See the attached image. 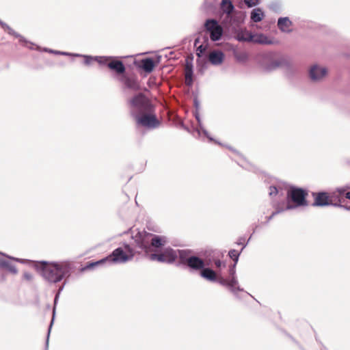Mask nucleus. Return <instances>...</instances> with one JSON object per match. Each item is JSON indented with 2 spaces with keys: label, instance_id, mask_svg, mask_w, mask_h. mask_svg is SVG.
Masks as SVG:
<instances>
[{
  "label": "nucleus",
  "instance_id": "nucleus-1",
  "mask_svg": "<svg viewBox=\"0 0 350 350\" xmlns=\"http://www.w3.org/2000/svg\"><path fill=\"white\" fill-rule=\"evenodd\" d=\"M34 267L46 281L52 284L68 279L75 269L74 263L69 260L37 261Z\"/></svg>",
  "mask_w": 350,
  "mask_h": 350
},
{
  "label": "nucleus",
  "instance_id": "nucleus-2",
  "mask_svg": "<svg viewBox=\"0 0 350 350\" xmlns=\"http://www.w3.org/2000/svg\"><path fill=\"white\" fill-rule=\"evenodd\" d=\"M208 265L202 258L192 254L188 256L185 251L180 253V261L176 263V267L189 268L190 272L199 271L200 276L208 282L218 283L216 272Z\"/></svg>",
  "mask_w": 350,
  "mask_h": 350
},
{
  "label": "nucleus",
  "instance_id": "nucleus-3",
  "mask_svg": "<svg viewBox=\"0 0 350 350\" xmlns=\"http://www.w3.org/2000/svg\"><path fill=\"white\" fill-rule=\"evenodd\" d=\"M136 246L146 254L150 252H158L167 243V239L165 236L154 234L146 230L138 231L132 236Z\"/></svg>",
  "mask_w": 350,
  "mask_h": 350
},
{
  "label": "nucleus",
  "instance_id": "nucleus-4",
  "mask_svg": "<svg viewBox=\"0 0 350 350\" xmlns=\"http://www.w3.org/2000/svg\"><path fill=\"white\" fill-rule=\"evenodd\" d=\"M108 68L114 72L113 77L122 83L123 89L132 91H139L141 90L140 83L136 75L129 76L126 73V67L122 61L117 59L116 57L113 61H110V63L108 64Z\"/></svg>",
  "mask_w": 350,
  "mask_h": 350
},
{
  "label": "nucleus",
  "instance_id": "nucleus-5",
  "mask_svg": "<svg viewBox=\"0 0 350 350\" xmlns=\"http://www.w3.org/2000/svg\"><path fill=\"white\" fill-rule=\"evenodd\" d=\"M236 266L237 264L235 263L231 265L228 269L229 278H224L221 277L218 283L226 287L236 299H243L247 296L253 297L252 295L240 286L236 275Z\"/></svg>",
  "mask_w": 350,
  "mask_h": 350
},
{
  "label": "nucleus",
  "instance_id": "nucleus-6",
  "mask_svg": "<svg viewBox=\"0 0 350 350\" xmlns=\"http://www.w3.org/2000/svg\"><path fill=\"white\" fill-rule=\"evenodd\" d=\"M308 190L296 186H291L286 191V204L282 207L285 211L308 206Z\"/></svg>",
  "mask_w": 350,
  "mask_h": 350
},
{
  "label": "nucleus",
  "instance_id": "nucleus-7",
  "mask_svg": "<svg viewBox=\"0 0 350 350\" xmlns=\"http://www.w3.org/2000/svg\"><path fill=\"white\" fill-rule=\"evenodd\" d=\"M135 254L134 249L126 243L118 247L108 255L109 265L124 264L133 260Z\"/></svg>",
  "mask_w": 350,
  "mask_h": 350
},
{
  "label": "nucleus",
  "instance_id": "nucleus-8",
  "mask_svg": "<svg viewBox=\"0 0 350 350\" xmlns=\"http://www.w3.org/2000/svg\"><path fill=\"white\" fill-rule=\"evenodd\" d=\"M187 252V256H191L192 250H174L170 247H165L163 250L158 252H154L150 254V259L151 260H157L160 262L167 264H172L175 262L176 260L178 258L180 261V253L181 252Z\"/></svg>",
  "mask_w": 350,
  "mask_h": 350
},
{
  "label": "nucleus",
  "instance_id": "nucleus-9",
  "mask_svg": "<svg viewBox=\"0 0 350 350\" xmlns=\"http://www.w3.org/2000/svg\"><path fill=\"white\" fill-rule=\"evenodd\" d=\"M133 118L136 123L148 129L158 128L161 122L154 113V107L140 113H133Z\"/></svg>",
  "mask_w": 350,
  "mask_h": 350
},
{
  "label": "nucleus",
  "instance_id": "nucleus-10",
  "mask_svg": "<svg viewBox=\"0 0 350 350\" xmlns=\"http://www.w3.org/2000/svg\"><path fill=\"white\" fill-rule=\"evenodd\" d=\"M131 108V115L133 117V113H140L152 109L154 105L148 97L142 92H139L128 100Z\"/></svg>",
  "mask_w": 350,
  "mask_h": 350
},
{
  "label": "nucleus",
  "instance_id": "nucleus-11",
  "mask_svg": "<svg viewBox=\"0 0 350 350\" xmlns=\"http://www.w3.org/2000/svg\"><path fill=\"white\" fill-rule=\"evenodd\" d=\"M276 53L268 52L263 55L262 68L266 72H271L281 67H289V62L284 57L276 58Z\"/></svg>",
  "mask_w": 350,
  "mask_h": 350
},
{
  "label": "nucleus",
  "instance_id": "nucleus-12",
  "mask_svg": "<svg viewBox=\"0 0 350 350\" xmlns=\"http://www.w3.org/2000/svg\"><path fill=\"white\" fill-rule=\"evenodd\" d=\"M204 29L209 33L212 42L219 41L224 35V28L215 18H208L204 24Z\"/></svg>",
  "mask_w": 350,
  "mask_h": 350
},
{
  "label": "nucleus",
  "instance_id": "nucleus-13",
  "mask_svg": "<svg viewBox=\"0 0 350 350\" xmlns=\"http://www.w3.org/2000/svg\"><path fill=\"white\" fill-rule=\"evenodd\" d=\"M3 29L8 32V34L14 36L16 38H18L19 43L24 47L28 48L30 50H40V46L36 45V44L27 40L25 37L15 31L12 28H11L7 23L4 25Z\"/></svg>",
  "mask_w": 350,
  "mask_h": 350
},
{
  "label": "nucleus",
  "instance_id": "nucleus-14",
  "mask_svg": "<svg viewBox=\"0 0 350 350\" xmlns=\"http://www.w3.org/2000/svg\"><path fill=\"white\" fill-rule=\"evenodd\" d=\"M75 57H81L84 58V64L87 66H90L93 61H95L98 63L100 66H106L108 68V64L110 63V61H113V59H116V57L113 56H92L88 55H81V54H75Z\"/></svg>",
  "mask_w": 350,
  "mask_h": 350
},
{
  "label": "nucleus",
  "instance_id": "nucleus-15",
  "mask_svg": "<svg viewBox=\"0 0 350 350\" xmlns=\"http://www.w3.org/2000/svg\"><path fill=\"white\" fill-rule=\"evenodd\" d=\"M312 195L314 198V202L312 204V206L325 207L329 206L331 198L327 191L312 192Z\"/></svg>",
  "mask_w": 350,
  "mask_h": 350
},
{
  "label": "nucleus",
  "instance_id": "nucleus-16",
  "mask_svg": "<svg viewBox=\"0 0 350 350\" xmlns=\"http://www.w3.org/2000/svg\"><path fill=\"white\" fill-rule=\"evenodd\" d=\"M327 70L325 67H321L317 64L312 66L309 70L310 79L313 82H317L321 80L326 76Z\"/></svg>",
  "mask_w": 350,
  "mask_h": 350
},
{
  "label": "nucleus",
  "instance_id": "nucleus-17",
  "mask_svg": "<svg viewBox=\"0 0 350 350\" xmlns=\"http://www.w3.org/2000/svg\"><path fill=\"white\" fill-rule=\"evenodd\" d=\"M134 64L137 68L142 69L147 73L152 72L156 66V63L152 57H145L139 64L135 61Z\"/></svg>",
  "mask_w": 350,
  "mask_h": 350
},
{
  "label": "nucleus",
  "instance_id": "nucleus-18",
  "mask_svg": "<svg viewBox=\"0 0 350 350\" xmlns=\"http://www.w3.org/2000/svg\"><path fill=\"white\" fill-rule=\"evenodd\" d=\"M224 59V53L220 50H213L208 55V61L213 66L221 65Z\"/></svg>",
  "mask_w": 350,
  "mask_h": 350
},
{
  "label": "nucleus",
  "instance_id": "nucleus-19",
  "mask_svg": "<svg viewBox=\"0 0 350 350\" xmlns=\"http://www.w3.org/2000/svg\"><path fill=\"white\" fill-rule=\"evenodd\" d=\"M193 116H194L196 121L198 122V124L199 126V129H196L198 135H200V132H202L204 135L208 139L209 142H214L215 144L222 146V144L220 143L219 142L215 140L213 137H212L209 135L207 130L204 127V126L202 123V120H201L199 111H193Z\"/></svg>",
  "mask_w": 350,
  "mask_h": 350
},
{
  "label": "nucleus",
  "instance_id": "nucleus-20",
  "mask_svg": "<svg viewBox=\"0 0 350 350\" xmlns=\"http://www.w3.org/2000/svg\"><path fill=\"white\" fill-rule=\"evenodd\" d=\"M284 211V209L282 207H280L279 205H278L275 207V210L272 212V213L269 216L265 217V221L259 223H255L252 225V234H254L261 226H267L269 223V221L278 214L281 213Z\"/></svg>",
  "mask_w": 350,
  "mask_h": 350
},
{
  "label": "nucleus",
  "instance_id": "nucleus-21",
  "mask_svg": "<svg viewBox=\"0 0 350 350\" xmlns=\"http://www.w3.org/2000/svg\"><path fill=\"white\" fill-rule=\"evenodd\" d=\"M234 38L239 42H248L252 40L253 33L248 31L246 29H235Z\"/></svg>",
  "mask_w": 350,
  "mask_h": 350
},
{
  "label": "nucleus",
  "instance_id": "nucleus-22",
  "mask_svg": "<svg viewBox=\"0 0 350 350\" xmlns=\"http://www.w3.org/2000/svg\"><path fill=\"white\" fill-rule=\"evenodd\" d=\"M293 25L292 21L287 16L280 17L278 19L277 26L278 29L284 33H290L292 29L290 27Z\"/></svg>",
  "mask_w": 350,
  "mask_h": 350
},
{
  "label": "nucleus",
  "instance_id": "nucleus-23",
  "mask_svg": "<svg viewBox=\"0 0 350 350\" xmlns=\"http://www.w3.org/2000/svg\"><path fill=\"white\" fill-rule=\"evenodd\" d=\"M220 9L226 16H230V14L235 12V7L231 0H221Z\"/></svg>",
  "mask_w": 350,
  "mask_h": 350
},
{
  "label": "nucleus",
  "instance_id": "nucleus-24",
  "mask_svg": "<svg viewBox=\"0 0 350 350\" xmlns=\"http://www.w3.org/2000/svg\"><path fill=\"white\" fill-rule=\"evenodd\" d=\"M59 297V295L56 294L55 296V298H54V306H53V317H52L51 321L48 327V332H47V335H46V342H45L44 350L49 349V336H50L51 330V328H52V326H53V324L54 322V319H55L56 305L57 304Z\"/></svg>",
  "mask_w": 350,
  "mask_h": 350
},
{
  "label": "nucleus",
  "instance_id": "nucleus-25",
  "mask_svg": "<svg viewBox=\"0 0 350 350\" xmlns=\"http://www.w3.org/2000/svg\"><path fill=\"white\" fill-rule=\"evenodd\" d=\"M250 42L257 43L260 44H272L273 41L269 39L264 33H253L252 40Z\"/></svg>",
  "mask_w": 350,
  "mask_h": 350
},
{
  "label": "nucleus",
  "instance_id": "nucleus-26",
  "mask_svg": "<svg viewBox=\"0 0 350 350\" xmlns=\"http://www.w3.org/2000/svg\"><path fill=\"white\" fill-rule=\"evenodd\" d=\"M0 269L5 270L11 273L16 274L18 270L15 265L12 264L9 260L0 258Z\"/></svg>",
  "mask_w": 350,
  "mask_h": 350
},
{
  "label": "nucleus",
  "instance_id": "nucleus-27",
  "mask_svg": "<svg viewBox=\"0 0 350 350\" xmlns=\"http://www.w3.org/2000/svg\"><path fill=\"white\" fill-rule=\"evenodd\" d=\"M252 237V234L250 235V237H249V239H247V242L245 243V245H243V246L242 247V248L241 249V251L240 252H238L237 250H230L229 252H228V256L229 257L232 259V260L234 261V263L235 264H237L238 261H239V256L241 254V253L242 252V251L243 250V249L247 246V245L248 244L250 240L251 239Z\"/></svg>",
  "mask_w": 350,
  "mask_h": 350
},
{
  "label": "nucleus",
  "instance_id": "nucleus-28",
  "mask_svg": "<svg viewBox=\"0 0 350 350\" xmlns=\"http://www.w3.org/2000/svg\"><path fill=\"white\" fill-rule=\"evenodd\" d=\"M264 16V12L260 8H258L251 12L250 19L254 23H259L263 19Z\"/></svg>",
  "mask_w": 350,
  "mask_h": 350
},
{
  "label": "nucleus",
  "instance_id": "nucleus-29",
  "mask_svg": "<svg viewBox=\"0 0 350 350\" xmlns=\"http://www.w3.org/2000/svg\"><path fill=\"white\" fill-rule=\"evenodd\" d=\"M224 23H228L229 25L239 26L241 23V18L233 14H230V16H226Z\"/></svg>",
  "mask_w": 350,
  "mask_h": 350
},
{
  "label": "nucleus",
  "instance_id": "nucleus-30",
  "mask_svg": "<svg viewBox=\"0 0 350 350\" xmlns=\"http://www.w3.org/2000/svg\"><path fill=\"white\" fill-rule=\"evenodd\" d=\"M269 195L271 197L273 196H276L278 194L280 196L284 195V190L280 187H278L275 185H271L269 187Z\"/></svg>",
  "mask_w": 350,
  "mask_h": 350
},
{
  "label": "nucleus",
  "instance_id": "nucleus-31",
  "mask_svg": "<svg viewBox=\"0 0 350 350\" xmlns=\"http://www.w3.org/2000/svg\"><path fill=\"white\" fill-rule=\"evenodd\" d=\"M208 59L206 57H201L197 59V65L199 67L198 71L202 74L204 72V70L206 68Z\"/></svg>",
  "mask_w": 350,
  "mask_h": 350
},
{
  "label": "nucleus",
  "instance_id": "nucleus-32",
  "mask_svg": "<svg viewBox=\"0 0 350 350\" xmlns=\"http://www.w3.org/2000/svg\"><path fill=\"white\" fill-rule=\"evenodd\" d=\"M233 55L235 59L239 62H245L248 58L247 54L245 52L239 53L237 51H234Z\"/></svg>",
  "mask_w": 350,
  "mask_h": 350
},
{
  "label": "nucleus",
  "instance_id": "nucleus-33",
  "mask_svg": "<svg viewBox=\"0 0 350 350\" xmlns=\"http://www.w3.org/2000/svg\"><path fill=\"white\" fill-rule=\"evenodd\" d=\"M193 83V72H185V84L191 87Z\"/></svg>",
  "mask_w": 350,
  "mask_h": 350
},
{
  "label": "nucleus",
  "instance_id": "nucleus-34",
  "mask_svg": "<svg viewBox=\"0 0 350 350\" xmlns=\"http://www.w3.org/2000/svg\"><path fill=\"white\" fill-rule=\"evenodd\" d=\"M96 267V263H95V261H89L88 262L85 266L82 267L81 269H80V271L81 272H83V271H85L87 270H90V269H95Z\"/></svg>",
  "mask_w": 350,
  "mask_h": 350
},
{
  "label": "nucleus",
  "instance_id": "nucleus-35",
  "mask_svg": "<svg viewBox=\"0 0 350 350\" xmlns=\"http://www.w3.org/2000/svg\"><path fill=\"white\" fill-rule=\"evenodd\" d=\"M192 59L193 58L189 59L188 57L186 59V64L185 68V72H193Z\"/></svg>",
  "mask_w": 350,
  "mask_h": 350
},
{
  "label": "nucleus",
  "instance_id": "nucleus-36",
  "mask_svg": "<svg viewBox=\"0 0 350 350\" xmlns=\"http://www.w3.org/2000/svg\"><path fill=\"white\" fill-rule=\"evenodd\" d=\"M206 50V46L203 44H200L196 49V55L198 58H201L203 57L204 53Z\"/></svg>",
  "mask_w": 350,
  "mask_h": 350
},
{
  "label": "nucleus",
  "instance_id": "nucleus-37",
  "mask_svg": "<svg viewBox=\"0 0 350 350\" xmlns=\"http://www.w3.org/2000/svg\"><path fill=\"white\" fill-rule=\"evenodd\" d=\"M193 106L195 107L194 111H199L200 109V103L198 99V94H196L195 92H193Z\"/></svg>",
  "mask_w": 350,
  "mask_h": 350
},
{
  "label": "nucleus",
  "instance_id": "nucleus-38",
  "mask_svg": "<svg viewBox=\"0 0 350 350\" xmlns=\"http://www.w3.org/2000/svg\"><path fill=\"white\" fill-rule=\"evenodd\" d=\"M270 9L275 12V13H280L282 10L281 4L277 1H275V3H272L270 5Z\"/></svg>",
  "mask_w": 350,
  "mask_h": 350
},
{
  "label": "nucleus",
  "instance_id": "nucleus-39",
  "mask_svg": "<svg viewBox=\"0 0 350 350\" xmlns=\"http://www.w3.org/2000/svg\"><path fill=\"white\" fill-rule=\"evenodd\" d=\"M95 263H96V267L103 266V265H109V260L108 258V256H107L105 258H103L100 260L95 261Z\"/></svg>",
  "mask_w": 350,
  "mask_h": 350
},
{
  "label": "nucleus",
  "instance_id": "nucleus-40",
  "mask_svg": "<svg viewBox=\"0 0 350 350\" xmlns=\"http://www.w3.org/2000/svg\"><path fill=\"white\" fill-rule=\"evenodd\" d=\"M285 334L287 337H288L293 343H295L297 347L299 349V350H306V349L294 338L293 337L291 334L285 332Z\"/></svg>",
  "mask_w": 350,
  "mask_h": 350
},
{
  "label": "nucleus",
  "instance_id": "nucleus-41",
  "mask_svg": "<svg viewBox=\"0 0 350 350\" xmlns=\"http://www.w3.org/2000/svg\"><path fill=\"white\" fill-rule=\"evenodd\" d=\"M247 8H252L259 4L260 0H244Z\"/></svg>",
  "mask_w": 350,
  "mask_h": 350
},
{
  "label": "nucleus",
  "instance_id": "nucleus-42",
  "mask_svg": "<svg viewBox=\"0 0 350 350\" xmlns=\"http://www.w3.org/2000/svg\"><path fill=\"white\" fill-rule=\"evenodd\" d=\"M217 0H204V6L206 9L212 8L216 3Z\"/></svg>",
  "mask_w": 350,
  "mask_h": 350
},
{
  "label": "nucleus",
  "instance_id": "nucleus-43",
  "mask_svg": "<svg viewBox=\"0 0 350 350\" xmlns=\"http://www.w3.org/2000/svg\"><path fill=\"white\" fill-rule=\"evenodd\" d=\"M336 198L338 199V202H333L332 200H331L329 202V206L341 208L343 205L341 204V199L339 197H336Z\"/></svg>",
  "mask_w": 350,
  "mask_h": 350
},
{
  "label": "nucleus",
  "instance_id": "nucleus-44",
  "mask_svg": "<svg viewBox=\"0 0 350 350\" xmlns=\"http://www.w3.org/2000/svg\"><path fill=\"white\" fill-rule=\"evenodd\" d=\"M0 254L3 256L4 257L8 258V259H11V260H13L14 261H16V262H23L24 260L23 259H21V258H15V257H12L10 256H8L3 252H0Z\"/></svg>",
  "mask_w": 350,
  "mask_h": 350
},
{
  "label": "nucleus",
  "instance_id": "nucleus-45",
  "mask_svg": "<svg viewBox=\"0 0 350 350\" xmlns=\"http://www.w3.org/2000/svg\"><path fill=\"white\" fill-rule=\"evenodd\" d=\"M23 279L27 281H31L33 279V275L30 272H25L23 273Z\"/></svg>",
  "mask_w": 350,
  "mask_h": 350
},
{
  "label": "nucleus",
  "instance_id": "nucleus-46",
  "mask_svg": "<svg viewBox=\"0 0 350 350\" xmlns=\"http://www.w3.org/2000/svg\"><path fill=\"white\" fill-rule=\"evenodd\" d=\"M39 51H42L55 54V55H57V53L59 52V51H56V50L51 49L49 48H43L42 49L40 48V49Z\"/></svg>",
  "mask_w": 350,
  "mask_h": 350
},
{
  "label": "nucleus",
  "instance_id": "nucleus-47",
  "mask_svg": "<svg viewBox=\"0 0 350 350\" xmlns=\"http://www.w3.org/2000/svg\"><path fill=\"white\" fill-rule=\"evenodd\" d=\"M245 241V237H240L238 239V240L237 241L236 244L238 245H242V247H243V245L245 244V243H244Z\"/></svg>",
  "mask_w": 350,
  "mask_h": 350
},
{
  "label": "nucleus",
  "instance_id": "nucleus-48",
  "mask_svg": "<svg viewBox=\"0 0 350 350\" xmlns=\"http://www.w3.org/2000/svg\"><path fill=\"white\" fill-rule=\"evenodd\" d=\"M57 55H64V56H75V53H71L68 52L60 51L57 53Z\"/></svg>",
  "mask_w": 350,
  "mask_h": 350
},
{
  "label": "nucleus",
  "instance_id": "nucleus-49",
  "mask_svg": "<svg viewBox=\"0 0 350 350\" xmlns=\"http://www.w3.org/2000/svg\"><path fill=\"white\" fill-rule=\"evenodd\" d=\"M215 265L217 268H220L222 265L225 266L224 262L219 259L215 260Z\"/></svg>",
  "mask_w": 350,
  "mask_h": 350
},
{
  "label": "nucleus",
  "instance_id": "nucleus-50",
  "mask_svg": "<svg viewBox=\"0 0 350 350\" xmlns=\"http://www.w3.org/2000/svg\"><path fill=\"white\" fill-rule=\"evenodd\" d=\"M67 280H68V279H65V280L64 282V284L61 286H59V288H58V291H57V292L56 293L57 295H60L61 292L63 291L65 285L67 283Z\"/></svg>",
  "mask_w": 350,
  "mask_h": 350
},
{
  "label": "nucleus",
  "instance_id": "nucleus-51",
  "mask_svg": "<svg viewBox=\"0 0 350 350\" xmlns=\"http://www.w3.org/2000/svg\"><path fill=\"white\" fill-rule=\"evenodd\" d=\"M337 191L340 193V194H343L346 190L345 188L344 187H339V188H337Z\"/></svg>",
  "mask_w": 350,
  "mask_h": 350
},
{
  "label": "nucleus",
  "instance_id": "nucleus-52",
  "mask_svg": "<svg viewBox=\"0 0 350 350\" xmlns=\"http://www.w3.org/2000/svg\"><path fill=\"white\" fill-rule=\"evenodd\" d=\"M226 147H227L229 150H230L231 151H232V152H235V153H237V154L239 153V152H238V151H237V150H236L235 149H234L232 147L229 146H226Z\"/></svg>",
  "mask_w": 350,
  "mask_h": 350
},
{
  "label": "nucleus",
  "instance_id": "nucleus-53",
  "mask_svg": "<svg viewBox=\"0 0 350 350\" xmlns=\"http://www.w3.org/2000/svg\"><path fill=\"white\" fill-rule=\"evenodd\" d=\"M161 59V56H160V55L157 56V60L154 61L156 63V65L160 62Z\"/></svg>",
  "mask_w": 350,
  "mask_h": 350
},
{
  "label": "nucleus",
  "instance_id": "nucleus-54",
  "mask_svg": "<svg viewBox=\"0 0 350 350\" xmlns=\"http://www.w3.org/2000/svg\"><path fill=\"white\" fill-rule=\"evenodd\" d=\"M347 211H350V206H347V205H342V206L341 207Z\"/></svg>",
  "mask_w": 350,
  "mask_h": 350
},
{
  "label": "nucleus",
  "instance_id": "nucleus-55",
  "mask_svg": "<svg viewBox=\"0 0 350 350\" xmlns=\"http://www.w3.org/2000/svg\"><path fill=\"white\" fill-rule=\"evenodd\" d=\"M200 42V38H197L194 40V45L196 46L197 44Z\"/></svg>",
  "mask_w": 350,
  "mask_h": 350
},
{
  "label": "nucleus",
  "instance_id": "nucleus-56",
  "mask_svg": "<svg viewBox=\"0 0 350 350\" xmlns=\"http://www.w3.org/2000/svg\"><path fill=\"white\" fill-rule=\"evenodd\" d=\"M345 197L350 200V191L347 192L346 194H345Z\"/></svg>",
  "mask_w": 350,
  "mask_h": 350
},
{
  "label": "nucleus",
  "instance_id": "nucleus-57",
  "mask_svg": "<svg viewBox=\"0 0 350 350\" xmlns=\"http://www.w3.org/2000/svg\"><path fill=\"white\" fill-rule=\"evenodd\" d=\"M4 25H5V23L2 21L1 19H0V25L1 27L3 28V27L4 26Z\"/></svg>",
  "mask_w": 350,
  "mask_h": 350
},
{
  "label": "nucleus",
  "instance_id": "nucleus-58",
  "mask_svg": "<svg viewBox=\"0 0 350 350\" xmlns=\"http://www.w3.org/2000/svg\"><path fill=\"white\" fill-rule=\"evenodd\" d=\"M321 350H327V347L322 345Z\"/></svg>",
  "mask_w": 350,
  "mask_h": 350
}]
</instances>
